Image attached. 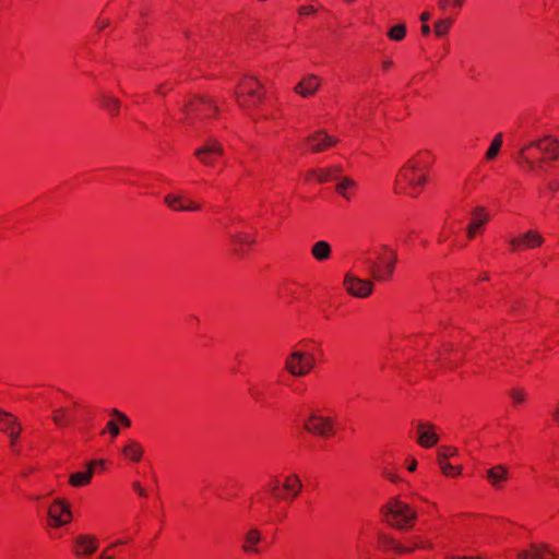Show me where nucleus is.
I'll list each match as a JSON object with an SVG mask.
<instances>
[{"label": "nucleus", "instance_id": "nucleus-36", "mask_svg": "<svg viewBox=\"0 0 559 559\" xmlns=\"http://www.w3.org/2000/svg\"><path fill=\"white\" fill-rule=\"evenodd\" d=\"M230 239L240 245V246H245V245H252L254 242V240L249 236V235H246V234H230Z\"/></svg>", "mask_w": 559, "mask_h": 559}, {"label": "nucleus", "instance_id": "nucleus-19", "mask_svg": "<svg viewBox=\"0 0 559 559\" xmlns=\"http://www.w3.org/2000/svg\"><path fill=\"white\" fill-rule=\"evenodd\" d=\"M486 478L495 489L499 490L502 488L503 481L509 478V469L502 464L495 465L487 469Z\"/></svg>", "mask_w": 559, "mask_h": 559}, {"label": "nucleus", "instance_id": "nucleus-13", "mask_svg": "<svg viewBox=\"0 0 559 559\" xmlns=\"http://www.w3.org/2000/svg\"><path fill=\"white\" fill-rule=\"evenodd\" d=\"M437 427L431 423H418L417 425V443L423 448H432L439 441L436 432Z\"/></svg>", "mask_w": 559, "mask_h": 559}, {"label": "nucleus", "instance_id": "nucleus-58", "mask_svg": "<svg viewBox=\"0 0 559 559\" xmlns=\"http://www.w3.org/2000/svg\"><path fill=\"white\" fill-rule=\"evenodd\" d=\"M532 154H533V157H534V158H538V157H537V154H538V152H537V151H533V152H532Z\"/></svg>", "mask_w": 559, "mask_h": 559}, {"label": "nucleus", "instance_id": "nucleus-14", "mask_svg": "<svg viewBox=\"0 0 559 559\" xmlns=\"http://www.w3.org/2000/svg\"><path fill=\"white\" fill-rule=\"evenodd\" d=\"M98 547V540L93 535H79L74 539V555L76 557L92 556Z\"/></svg>", "mask_w": 559, "mask_h": 559}, {"label": "nucleus", "instance_id": "nucleus-20", "mask_svg": "<svg viewBox=\"0 0 559 559\" xmlns=\"http://www.w3.org/2000/svg\"><path fill=\"white\" fill-rule=\"evenodd\" d=\"M104 461H93L88 463L86 471L76 472L70 475L69 483L73 487H83L90 484L93 475H94V466L102 465Z\"/></svg>", "mask_w": 559, "mask_h": 559}, {"label": "nucleus", "instance_id": "nucleus-24", "mask_svg": "<svg viewBox=\"0 0 559 559\" xmlns=\"http://www.w3.org/2000/svg\"><path fill=\"white\" fill-rule=\"evenodd\" d=\"M403 548H409L405 554L412 552L416 549L431 548L432 544L420 535H412L406 538L405 544H402Z\"/></svg>", "mask_w": 559, "mask_h": 559}, {"label": "nucleus", "instance_id": "nucleus-51", "mask_svg": "<svg viewBox=\"0 0 559 559\" xmlns=\"http://www.w3.org/2000/svg\"><path fill=\"white\" fill-rule=\"evenodd\" d=\"M97 559H114V557L107 555L106 551H103Z\"/></svg>", "mask_w": 559, "mask_h": 559}, {"label": "nucleus", "instance_id": "nucleus-2", "mask_svg": "<svg viewBox=\"0 0 559 559\" xmlns=\"http://www.w3.org/2000/svg\"><path fill=\"white\" fill-rule=\"evenodd\" d=\"M381 513L385 523L399 531L412 530L418 518L417 510L396 497L381 508Z\"/></svg>", "mask_w": 559, "mask_h": 559}, {"label": "nucleus", "instance_id": "nucleus-53", "mask_svg": "<svg viewBox=\"0 0 559 559\" xmlns=\"http://www.w3.org/2000/svg\"><path fill=\"white\" fill-rule=\"evenodd\" d=\"M548 187H549V189L556 190V189H558V188H559V183H558V182H550V183L548 185Z\"/></svg>", "mask_w": 559, "mask_h": 559}, {"label": "nucleus", "instance_id": "nucleus-17", "mask_svg": "<svg viewBox=\"0 0 559 559\" xmlns=\"http://www.w3.org/2000/svg\"><path fill=\"white\" fill-rule=\"evenodd\" d=\"M320 87V79L314 74H308L295 86L294 91L302 97L312 96Z\"/></svg>", "mask_w": 559, "mask_h": 559}, {"label": "nucleus", "instance_id": "nucleus-26", "mask_svg": "<svg viewBox=\"0 0 559 559\" xmlns=\"http://www.w3.org/2000/svg\"><path fill=\"white\" fill-rule=\"evenodd\" d=\"M122 453L131 461L138 462L142 457L143 448L139 442L131 440L123 447Z\"/></svg>", "mask_w": 559, "mask_h": 559}, {"label": "nucleus", "instance_id": "nucleus-33", "mask_svg": "<svg viewBox=\"0 0 559 559\" xmlns=\"http://www.w3.org/2000/svg\"><path fill=\"white\" fill-rule=\"evenodd\" d=\"M406 35L405 24H397L390 28L388 37L394 41H401Z\"/></svg>", "mask_w": 559, "mask_h": 559}, {"label": "nucleus", "instance_id": "nucleus-32", "mask_svg": "<svg viewBox=\"0 0 559 559\" xmlns=\"http://www.w3.org/2000/svg\"><path fill=\"white\" fill-rule=\"evenodd\" d=\"M183 197L167 194L164 199V202L173 210V211H183L185 204Z\"/></svg>", "mask_w": 559, "mask_h": 559}, {"label": "nucleus", "instance_id": "nucleus-46", "mask_svg": "<svg viewBox=\"0 0 559 559\" xmlns=\"http://www.w3.org/2000/svg\"><path fill=\"white\" fill-rule=\"evenodd\" d=\"M200 205L195 204L193 202H189L187 205H185L183 211H199Z\"/></svg>", "mask_w": 559, "mask_h": 559}, {"label": "nucleus", "instance_id": "nucleus-4", "mask_svg": "<svg viewBox=\"0 0 559 559\" xmlns=\"http://www.w3.org/2000/svg\"><path fill=\"white\" fill-rule=\"evenodd\" d=\"M382 249L388 254H380L378 261L365 260L370 276L378 282L389 281L393 276L397 261V254L394 250L390 249L386 245H383Z\"/></svg>", "mask_w": 559, "mask_h": 559}, {"label": "nucleus", "instance_id": "nucleus-54", "mask_svg": "<svg viewBox=\"0 0 559 559\" xmlns=\"http://www.w3.org/2000/svg\"><path fill=\"white\" fill-rule=\"evenodd\" d=\"M395 192L396 193L403 192V189H402V187L399 186V183H396V186H395Z\"/></svg>", "mask_w": 559, "mask_h": 559}, {"label": "nucleus", "instance_id": "nucleus-43", "mask_svg": "<svg viewBox=\"0 0 559 559\" xmlns=\"http://www.w3.org/2000/svg\"><path fill=\"white\" fill-rule=\"evenodd\" d=\"M438 4L441 10H447L450 5H453V0H439Z\"/></svg>", "mask_w": 559, "mask_h": 559}, {"label": "nucleus", "instance_id": "nucleus-15", "mask_svg": "<svg viewBox=\"0 0 559 559\" xmlns=\"http://www.w3.org/2000/svg\"><path fill=\"white\" fill-rule=\"evenodd\" d=\"M457 450L453 447H442L438 450V464L445 476L460 475L462 473L461 466H453L447 463L449 457L456 455Z\"/></svg>", "mask_w": 559, "mask_h": 559}, {"label": "nucleus", "instance_id": "nucleus-6", "mask_svg": "<svg viewBox=\"0 0 559 559\" xmlns=\"http://www.w3.org/2000/svg\"><path fill=\"white\" fill-rule=\"evenodd\" d=\"M187 121L191 122L194 118L204 120L218 111L214 102L207 97L194 98L186 106Z\"/></svg>", "mask_w": 559, "mask_h": 559}, {"label": "nucleus", "instance_id": "nucleus-38", "mask_svg": "<svg viewBox=\"0 0 559 559\" xmlns=\"http://www.w3.org/2000/svg\"><path fill=\"white\" fill-rule=\"evenodd\" d=\"M111 414L122 424L124 425L126 427H130L131 425V421L130 419L127 417L126 414H123L122 412L118 411V409H112L111 411Z\"/></svg>", "mask_w": 559, "mask_h": 559}, {"label": "nucleus", "instance_id": "nucleus-52", "mask_svg": "<svg viewBox=\"0 0 559 559\" xmlns=\"http://www.w3.org/2000/svg\"><path fill=\"white\" fill-rule=\"evenodd\" d=\"M463 3H464V0H453V7H455V8H459V9L462 8Z\"/></svg>", "mask_w": 559, "mask_h": 559}, {"label": "nucleus", "instance_id": "nucleus-45", "mask_svg": "<svg viewBox=\"0 0 559 559\" xmlns=\"http://www.w3.org/2000/svg\"><path fill=\"white\" fill-rule=\"evenodd\" d=\"M108 25H109V21H108V20H100V19H98V20L96 21V27H97L99 31L104 29V28H105V27H107Z\"/></svg>", "mask_w": 559, "mask_h": 559}, {"label": "nucleus", "instance_id": "nucleus-5", "mask_svg": "<svg viewBox=\"0 0 559 559\" xmlns=\"http://www.w3.org/2000/svg\"><path fill=\"white\" fill-rule=\"evenodd\" d=\"M316 359L310 353L300 350L292 352L285 359V370L293 377H304L314 367Z\"/></svg>", "mask_w": 559, "mask_h": 559}, {"label": "nucleus", "instance_id": "nucleus-41", "mask_svg": "<svg viewBox=\"0 0 559 559\" xmlns=\"http://www.w3.org/2000/svg\"><path fill=\"white\" fill-rule=\"evenodd\" d=\"M107 428L112 437H117L120 432L119 427L112 420L108 421Z\"/></svg>", "mask_w": 559, "mask_h": 559}, {"label": "nucleus", "instance_id": "nucleus-11", "mask_svg": "<svg viewBox=\"0 0 559 559\" xmlns=\"http://www.w3.org/2000/svg\"><path fill=\"white\" fill-rule=\"evenodd\" d=\"M399 176L413 188L424 186L427 181V176L425 174H419V166L413 159H409L405 164V166L400 170Z\"/></svg>", "mask_w": 559, "mask_h": 559}, {"label": "nucleus", "instance_id": "nucleus-16", "mask_svg": "<svg viewBox=\"0 0 559 559\" xmlns=\"http://www.w3.org/2000/svg\"><path fill=\"white\" fill-rule=\"evenodd\" d=\"M307 143L313 152H322L337 143V139L326 134L324 131H317L307 138Z\"/></svg>", "mask_w": 559, "mask_h": 559}, {"label": "nucleus", "instance_id": "nucleus-1", "mask_svg": "<svg viewBox=\"0 0 559 559\" xmlns=\"http://www.w3.org/2000/svg\"><path fill=\"white\" fill-rule=\"evenodd\" d=\"M558 158V140L552 135H545L520 146L515 160L528 171L539 173L544 170L547 160H556Z\"/></svg>", "mask_w": 559, "mask_h": 559}, {"label": "nucleus", "instance_id": "nucleus-39", "mask_svg": "<svg viewBox=\"0 0 559 559\" xmlns=\"http://www.w3.org/2000/svg\"><path fill=\"white\" fill-rule=\"evenodd\" d=\"M21 430H22L21 427H17V428H12V430L10 431L9 437L11 439V447L12 448L15 447L16 439L20 436Z\"/></svg>", "mask_w": 559, "mask_h": 559}, {"label": "nucleus", "instance_id": "nucleus-10", "mask_svg": "<svg viewBox=\"0 0 559 559\" xmlns=\"http://www.w3.org/2000/svg\"><path fill=\"white\" fill-rule=\"evenodd\" d=\"M223 153V145L216 140H210L203 146L197 148L194 155L202 164L213 166L215 156H221Z\"/></svg>", "mask_w": 559, "mask_h": 559}, {"label": "nucleus", "instance_id": "nucleus-42", "mask_svg": "<svg viewBox=\"0 0 559 559\" xmlns=\"http://www.w3.org/2000/svg\"><path fill=\"white\" fill-rule=\"evenodd\" d=\"M133 488H134V490H135L140 496H142V497H146V496H147L146 490L141 486V484H140V483L134 481V483H133Z\"/></svg>", "mask_w": 559, "mask_h": 559}, {"label": "nucleus", "instance_id": "nucleus-7", "mask_svg": "<svg viewBox=\"0 0 559 559\" xmlns=\"http://www.w3.org/2000/svg\"><path fill=\"white\" fill-rule=\"evenodd\" d=\"M304 428L310 433L319 437H330L334 433L333 420L330 417L311 413L304 423Z\"/></svg>", "mask_w": 559, "mask_h": 559}, {"label": "nucleus", "instance_id": "nucleus-48", "mask_svg": "<svg viewBox=\"0 0 559 559\" xmlns=\"http://www.w3.org/2000/svg\"><path fill=\"white\" fill-rule=\"evenodd\" d=\"M417 467V462L415 459H413L408 465V471L414 472Z\"/></svg>", "mask_w": 559, "mask_h": 559}, {"label": "nucleus", "instance_id": "nucleus-28", "mask_svg": "<svg viewBox=\"0 0 559 559\" xmlns=\"http://www.w3.org/2000/svg\"><path fill=\"white\" fill-rule=\"evenodd\" d=\"M338 183L336 185V191L345 199H350L349 191L356 187V182L348 177H338Z\"/></svg>", "mask_w": 559, "mask_h": 559}, {"label": "nucleus", "instance_id": "nucleus-30", "mask_svg": "<svg viewBox=\"0 0 559 559\" xmlns=\"http://www.w3.org/2000/svg\"><path fill=\"white\" fill-rule=\"evenodd\" d=\"M379 540L384 547L390 548L396 551L397 554H405V551L408 549L403 548L401 543L396 542L389 535H380Z\"/></svg>", "mask_w": 559, "mask_h": 559}, {"label": "nucleus", "instance_id": "nucleus-25", "mask_svg": "<svg viewBox=\"0 0 559 559\" xmlns=\"http://www.w3.org/2000/svg\"><path fill=\"white\" fill-rule=\"evenodd\" d=\"M283 488L292 498H296L302 488V483L297 474H290L286 477Z\"/></svg>", "mask_w": 559, "mask_h": 559}, {"label": "nucleus", "instance_id": "nucleus-18", "mask_svg": "<svg viewBox=\"0 0 559 559\" xmlns=\"http://www.w3.org/2000/svg\"><path fill=\"white\" fill-rule=\"evenodd\" d=\"M489 221V214L486 212L485 207L476 206L472 211V222L468 224L466 231L467 237L473 239L476 235V231L479 227L485 225Z\"/></svg>", "mask_w": 559, "mask_h": 559}, {"label": "nucleus", "instance_id": "nucleus-29", "mask_svg": "<svg viewBox=\"0 0 559 559\" xmlns=\"http://www.w3.org/2000/svg\"><path fill=\"white\" fill-rule=\"evenodd\" d=\"M53 423L59 427H64L71 424V417L67 408H56L52 415Z\"/></svg>", "mask_w": 559, "mask_h": 559}, {"label": "nucleus", "instance_id": "nucleus-40", "mask_svg": "<svg viewBox=\"0 0 559 559\" xmlns=\"http://www.w3.org/2000/svg\"><path fill=\"white\" fill-rule=\"evenodd\" d=\"M271 492L274 495L276 499H282L283 495L280 492V481L275 480L271 486Z\"/></svg>", "mask_w": 559, "mask_h": 559}, {"label": "nucleus", "instance_id": "nucleus-57", "mask_svg": "<svg viewBox=\"0 0 559 559\" xmlns=\"http://www.w3.org/2000/svg\"><path fill=\"white\" fill-rule=\"evenodd\" d=\"M163 91H164V87H163V86H159V87L157 88V93H159V94H163Z\"/></svg>", "mask_w": 559, "mask_h": 559}, {"label": "nucleus", "instance_id": "nucleus-12", "mask_svg": "<svg viewBox=\"0 0 559 559\" xmlns=\"http://www.w3.org/2000/svg\"><path fill=\"white\" fill-rule=\"evenodd\" d=\"M544 242L543 236L535 231V230H528L525 234H523L521 237H512L509 240V243L512 248V250H521V249H534L537 247H540Z\"/></svg>", "mask_w": 559, "mask_h": 559}, {"label": "nucleus", "instance_id": "nucleus-9", "mask_svg": "<svg viewBox=\"0 0 559 559\" xmlns=\"http://www.w3.org/2000/svg\"><path fill=\"white\" fill-rule=\"evenodd\" d=\"M48 516L52 522V526H63L68 524L72 519L70 506L62 499H56L48 509Z\"/></svg>", "mask_w": 559, "mask_h": 559}, {"label": "nucleus", "instance_id": "nucleus-3", "mask_svg": "<svg viewBox=\"0 0 559 559\" xmlns=\"http://www.w3.org/2000/svg\"><path fill=\"white\" fill-rule=\"evenodd\" d=\"M235 97L241 108L254 106L264 97L263 85L254 76H246L235 90Z\"/></svg>", "mask_w": 559, "mask_h": 559}, {"label": "nucleus", "instance_id": "nucleus-50", "mask_svg": "<svg viewBox=\"0 0 559 559\" xmlns=\"http://www.w3.org/2000/svg\"><path fill=\"white\" fill-rule=\"evenodd\" d=\"M391 66H392V61L391 60H385V61L382 62L383 70H388Z\"/></svg>", "mask_w": 559, "mask_h": 559}, {"label": "nucleus", "instance_id": "nucleus-23", "mask_svg": "<svg viewBox=\"0 0 559 559\" xmlns=\"http://www.w3.org/2000/svg\"><path fill=\"white\" fill-rule=\"evenodd\" d=\"M332 253L330 243L325 240H319L313 243L311 254L317 261L329 260Z\"/></svg>", "mask_w": 559, "mask_h": 559}, {"label": "nucleus", "instance_id": "nucleus-56", "mask_svg": "<svg viewBox=\"0 0 559 559\" xmlns=\"http://www.w3.org/2000/svg\"><path fill=\"white\" fill-rule=\"evenodd\" d=\"M124 543H126L124 540H118V542H116L112 546L122 545V544H124Z\"/></svg>", "mask_w": 559, "mask_h": 559}, {"label": "nucleus", "instance_id": "nucleus-35", "mask_svg": "<svg viewBox=\"0 0 559 559\" xmlns=\"http://www.w3.org/2000/svg\"><path fill=\"white\" fill-rule=\"evenodd\" d=\"M103 106L110 111L111 114L116 115L120 107V102L117 98L110 97V96H104L103 97Z\"/></svg>", "mask_w": 559, "mask_h": 559}, {"label": "nucleus", "instance_id": "nucleus-49", "mask_svg": "<svg viewBox=\"0 0 559 559\" xmlns=\"http://www.w3.org/2000/svg\"><path fill=\"white\" fill-rule=\"evenodd\" d=\"M429 19H430V13L429 12L421 13V15H420L421 22L426 23Z\"/></svg>", "mask_w": 559, "mask_h": 559}, {"label": "nucleus", "instance_id": "nucleus-22", "mask_svg": "<svg viewBox=\"0 0 559 559\" xmlns=\"http://www.w3.org/2000/svg\"><path fill=\"white\" fill-rule=\"evenodd\" d=\"M342 173V166L335 165L326 169L312 170L310 174L313 175L319 182H326L330 180L338 179V175Z\"/></svg>", "mask_w": 559, "mask_h": 559}, {"label": "nucleus", "instance_id": "nucleus-47", "mask_svg": "<svg viewBox=\"0 0 559 559\" xmlns=\"http://www.w3.org/2000/svg\"><path fill=\"white\" fill-rule=\"evenodd\" d=\"M421 33H423L424 35H428V34H430V26H429V25H427L426 23H424V24H423V26H421Z\"/></svg>", "mask_w": 559, "mask_h": 559}, {"label": "nucleus", "instance_id": "nucleus-44", "mask_svg": "<svg viewBox=\"0 0 559 559\" xmlns=\"http://www.w3.org/2000/svg\"><path fill=\"white\" fill-rule=\"evenodd\" d=\"M313 12H316V10L311 5H305V7L299 8V13L300 14H311Z\"/></svg>", "mask_w": 559, "mask_h": 559}, {"label": "nucleus", "instance_id": "nucleus-34", "mask_svg": "<svg viewBox=\"0 0 559 559\" xmlns=\"http://www.w3.org/2000/svg\"><path fill=\"white\" fill-rule=\"evenodd\" d=\"M451 25H452L451 19H444V20H440V21L436 22V24H435L436 35H438V36L445 35L449 32Z\"/></svg>", "mask_w": 559, "mask_h": 559}, {"label": "nucleus", "instance_id": "nucleus-21", "mask_svg": "<svg viewBox=\"0 0 559 559\" xmlns=\"http://www.w3.org/2000/svg\"><path fill=\"white\" fill-rule=\"evenodd\" d=\"M261 540V532L255 527H251L243 536V545L241 548L247 554H257L259 552L258 544Z\"/></svg>", "mask_w": 559, "mask_h": 559}, {"label": "nucleus", "instance_id": "nucleus-31", "mask_svg": "<svg viewBox=\"0 0 559 559\" xmlns=\"http://www.w3.org/2000/svg\"><path fill=\"white\" fill-rule=\"evenodd\" d=\"M501 145H502V133H498L493 138L489 148L486 152V158L489 160L493 159L498 155V153L501 148Z\"/></svg>", "mask_w": 559, "mask_h": 559}, {"label": "nucleus", "instance_id": "nucleus-8", "mask_svg": "<svg viewBox=\"0 0 559 559\" xmlns=\"http://www.w3.org/2000/svg\"><path fill=\"white\" fill-rule=\"evenodd\" d=\"M344 287L346 292L356 298H366L373 290L371 280L360 278L352 273H347L344 277Z\"/></svg>", "mask_w": 559, "mask_h": 559}, {"label": "nucleus", "instance_id": "nucleus-37", "mask_svg": "<svg viewBox=\"0 0 559 559\" xmlns=\"http://www.w3.org/2000/svg\"><path fill=\"white\" fill-rule=\"evenodd\" d=\"M510 396L514 403H523L526 399V393L522 389H513L510 392Z\"/></svg>", "mask_w": 559, "mask_h": 559}, {"label": "nucleus", "instance_id": "nucleus-27", "mask_svg": "<svg viewBox=\"0 0 559 559\" xmlns=\"http://www.w3.org/2000/svg\"><path fill=\"white\" fill-rule=\"evenodd\" d=\"M17 427H21V426H20L16 417H14L13 415H11L9 413L0 411V429L3 432L9 435L10 431L12 430V428H17Z\"/></svg>", "mask_w": 559, "mask_h": 559}, {"label": "nucleus", "instance_id": "nucleus-55", "mask_svg": "<svg viewBox=\"0 0 559 559\" xmlns=\"http://www.w3.org/2000/svg\"><path fill=\"white\" fill-rule=\"evenodd\" d=\"M554 418L559 419V409L554 413Z\"/></svg>", "mask_w": 559, "mask_h": 559}]
</instances>
